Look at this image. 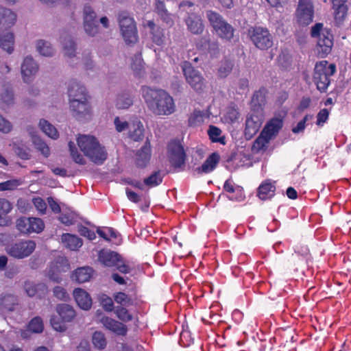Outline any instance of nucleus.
Listing matches in <instances>:
<instances>
[{"label": "nucleus", "instance_id": "obj_1", "mask_svg": "<svg viewBox=\"0 0 351 351\" xmlns=\"http://www.w3.org/2000/svg\"><path fill=\"white\" fill-rule=\"evenodd\" d=\"M141 95L149 110L156 115L167 116L174 112L176 106L172 97L161 89L143 86Z\"/></svg>", "mask_w": 351, "mask_h": 351}, {"label": "nucleus", "instance_id": "obj_2", "mask_svg": "<svg viewBox=\"0 0 351 351\" xmlns=\"http://www.w3.org/2000/svg\"><path fill=\"white\" fill-rule=\"evenodd\" d=\"M77 143L80 150L91 161L96 164H102L107 158V152L97 139L90 135L80 134Z\"/></svg>", "mask_w": 351, "mask_h": 351}, {"label": "nucleus", "instance_id": "obj_3", "mask_svg": "<svg viewBox=\"0 0 351 351\" xmlns=\"http://www.w3.org/2000/svg\"><path fill=\"white\" fill-rule=\"evenodd\" d=\"M336 72V65L329 64L327 60H322L315 64L313 79L317 88L322 93L328 89L330 84V77Z\"/></svg>", "mask_w": 351, "mask_h": 351}, {"label": "nucleus", "instance_id": "obj_4", "mask_svg": "<svg viewBox=\"0 0 351 351\" xmlns=\"http://www.w3.org/2000/svg\"><path fill=\"white\" fill-rule=\"evenodd\" d=\"M206 17L217 35L222 40L231 42L234 38V33L233 27L216 12L212 10L207 11Z\"/></svg>", "mask_w": 351, "mask_h": 351}, {"label": "nucleus", "instance_id": "obj_5", "mask_svg": "<svg viewBox=\"0 0 351 351\" xmlns=\"http://www.w3.org/2000/svg\"><path fill=\"white\" fill-rule=\"evenodd\" d=\"M70 107L73 115L79 120L88 119L92 115V110L88 97L83 99L82 95H76L73 90L71 93Z\"/></svg>", "mask_w": 351, "mask_h": 351}, {"label": "nucleus", "instance_id": "obj_6", "mask_svg": "<svg viewBox=\"0 0 351 351\" xmlns=\"http://www.w3.org/2000/svg\"><path fill=\"white\" fill-rule=\"evenodd\" d=\"M182 71L186 81L190 86L196 93H202L206 87V82L202 73L187 62H185L182 65Z\"/></svg>", "mask_w": 351, "mask_h": 351}, {"label": "nucleus", "instance_id": "obj_7", "mask_svg": "<svg viewBox=\"0 0 351 351\" xmlns=\"http://www.w3.org/2000/svg\"><path fill=\"white\" fill-rule=\"evenodd\" d=\"M119 24L124 40L128 44H134L138 40L137 30L133 18L127 13L119 15Z\"/></svg>", "mask_w": 351, "mask_h": 351}, {"label": "nucleus", "instance_id": "obj_8", "mask_svg": "<svg viewBox=\"0 0 351 351\" xmlns=\"http://www.w3.org/2000/svg\"><path fill=\"white\" fill-rule=\"evenodd\" d=\"M251 40L261 50H265L273 45L272 36L267 29L256 27L249 31Z\"/></svg>", "mask_w": 351, "mask_h": 351}, {"label": "nucleus", "instance_id": "obj_9", "mask_svg": "<svg viewBox=\"0 0 351 351\" xmlns=\"http://www.w3.org/2000/svg\"><path fill=\"white\" fill-rule=\"evenodd\" d=\"M36 243L32 240H21L10 245L8 253L15 258H23L29 256L35 250Z\"/></svg>", "mask_w": 351, "mask_h": 351}, {"label": "nucleus", "instance_id": "obj_10", "mask_svg": "<svg viewBox=\"0 0 351 351\" xmlns=\"http://www.w3.org/2000/svg\"><path fill=\"white\" fill-rule=\"evenodd\" d=\"M314 6L311 0H299L296 10L298 23L303 26L308 25L313 21Z\"/></svg>", "mask_w": 351, "mask_h": 351}, {"label": "nucleus", "instance_id": "obj_11", "mask_svg": "<svg viewBox=\"0 0 351 351\" xmlns=\"http://www.w3.org/2000/svg\"><path fill=\"white\" fill-rule=\"evenodd\" d=\"M43 220L36 217H21L16 221V228L23 234L39 233L43 230Z\"/></svg>", "mask_w": 351, "mask_h": 351}, {"label": "nucleus", "instance_id": "obj_12", "mask_svg": "<svg viewBox=\"0 0 351 351\" xmlns=\"http://www.w3.org/2000/svg\"><path fill=\"white\" fill-rule=\"evenodd\" d=\"M262 110L254 112L247 117L244 134L245 138L251 139L259 130L263 123Z\"/></svg>", "mask_w": 351, "mask_h": 351}, {"label": "nucleus", "instance_id": "obj_13", "mask_svg": "<svg viewBox=\"0 0 351 351\" xmlns=\"http://www.w3.org/2000/svg\"><path fill=\"white\" fill-rule=\"evenodd\" d=\"M96 18L97 14L92 7L86 5L84 8V27L85 32L91 36H94L99 32Z\"/></svg>", "mask_w": 351, "mask_h": 351}, {"label": "nucleus", "instance_id": "obj_14", "mask_svg": "<svg viewBox=\"0 0 351 351\" xmlns=\"http://www.w3.org/2000/svg\"><path fill=\"white\" fill-rule=\"evenodd\" d=\"M333 47V34L330 29H326L322 35L317 39L316 46L317 54L321 58L328 56Z\"/></svg>", "mask_w": 351, "mask_h": 351}, {"label": "nucleus", "instance_id": "obj_15", "mask_svg": "<svg viewBox=\"0 0 351 351\" xmlns=\"http://www.w3.org/2000/svg\"><path fill=\"white\" fill-rule=\"evenodd\" d=\"M99 321L105 328L118 335L125 336L127 335L128 327L126 325L116 319L104 315L99 318Z\"/></svg>", "mask_w": 351, "mask_h": 351}, {"label": "nucleus", "instance_id": "obj_16", "mask_svg": "<svg viewBox=\"0 0 351 351\" xmlns=\"http://www.w3.org/2000/svg\"><path fill=\"white\" fill-rule=\"evenodd\" d=\"M187 29L193 34H201L204 32V25L201 16L194 12L188 13L184 19Z\"/></svg>", "mask_w": 351, "mask_h": 351}, {"label": "nucleus", "instance_id": "obj_17", "mask_svg": "<svg viewBox=\"0 0 351 351\" xmlns=\"http://www.w3.org/2000/svg\"><path fill=\"white\" fill-rule=\"evenodd\" d=\"M38 70V66L32 57L27 56L21 65V73L25 82L31 81Z\"/></svg>", "mask_w": 351, "mask_h": 351}, {"label": "nucleus", "instance_id": "obj_18", "mask_svg": "<svg viewBox=\"0 0 351 351\" xmlns=\"http://www.w3.org/2000/svg\"><path fill=\"white\" fill-rule=\"evenodd\" d=\"M69 269L67 260L64 258H60L49 270V278L56 282H59L61 280V277L59 274L61 272H66Z\"/></svg>", "mask_w": 351, "mask_h": 351}, {"label": "nucleus", "instance_id": "obj_19", "mask_svg": "<svg viewBox=\"0 0 351 351\" xmlns=\"http://www.w3.org/2000/svg\"><path fill=\"white\" fill-rule=\"evenodd\" d=\"M170 162L175 167H181L184 164L185 153L183 147L178 144H173L169 147Z\"/></svg>", "mask_w": 351, "mask_h": 351}, {"label": "nucleus", "instance_id": "obj_20", "mask_svg": "<svg viewBox=\"0 0 351 351\" xmlns=\"http://www.w3.org/2000/svg\"><path fill=\"white\" fill-rule=\"evenodd\" d=\"M282 125L283 117H274L265 125L262 132L271 140L278 135Z\"/></svg>", "mask_w": 351, "mask_h": 351}, {"label": "nucleus", "instance_id": "obj_21", "mask_svg": "<svg viewBox=\"0 0 351 351\" xmlns=\"http://www.w3.org/2000/svg\"><path fill=\"white\" fill-rule=\"evenodd\" d=\"M73 296L77 305L84 310H88L92 306V299L89 294L82 289H75Z\"/></svg>", "mask_w": 351, "mask_h": 351}, {"label": "nucleus", "instance_id": "obj_22", "mask_svg": "<svg viewBox=\"0 0 351 351\" xmlns=\"http://www.w3.org/2000/svg\"><path fill=\"white\" fill-rule=\"evenodd\" d=\"M120 256L117 252L102 250L99 253L98 259L104 265L112 267L114 266L117 261H120Z\"/></svg>", "mask_w": 351, "mask_h": 351}, {"label": "nucleus", "instance_id": "obj_23", "mask_svg": "<svg viewBox=\"0 0 351 351\" xmlns=\"http://www.w3.org/2000/svg\"><path fill=\"white\" fill-rule=\"evenodd\" d=\"M219 155L217 153L210 154L201 167L196 169L198 173H207L212 171L217 166L219 161Z\"/></svg>", "mask_w": 351, "mask_h": 351}, {"label": "nucleus", "instance_id": "obj_24", "mask_svg": "<svg viewBox=\"0 0 351 351\" xmlns=\"http://www.w3.org/2000/svg\"><path fill=\"white\" fill-rule=\"evenodd\" d=\"M332 9L334 10L335 23L339 25L342 24L347 16L348 11L346 2L337 1L335 3H332Z\"/></svg>", "mask_w": 351, "mask_h": 351}, {"label": "nucleus", "instance_id": "obj_25", "mask_svg": "<svg viewBox=\"0 0 351 351\" xmlns=\"http://www.w3.org/2000/svg\"><path fill=\"white\" fill-rule=\"evenodd\" d=\"M25 290L29 297H41L47 292V287L43 283L35 284L32 282H26L25 284Z\"/></svg>", "mask_w": 351, "mask_h": 351}, {"label": "nucleus", "instance_id": "obj_26", "mask_svg": "<svg viewBox=\"0 0 351 351\" xmlns=\"http://www.w3.org/2000/svg\"><path fill=\"white\" fill-rule=\"evenodd\" d=\"M16 14L9 9L0 7V28L10 27L14 24Z\"/></svg>", "mask_w": 351, "mask_h": 351}, {"label": "nucleus", "instance_id": "obj_27", "mask_svg": "<svg viewBox=\"0 0 351 351\" xmlns=\"http://www.w3.org/2000/svg\"><path fill=\"white\" fill-rule=\"evenodd\" d=\"M151 156V146L148 141L136 154V165L139 167H145L149 162Z\"/></svg>", "mask_w": 351, "mask_h": 351}, {"label": "nucleus", "instance_id": "obj_28", "mask_svg": "<svg viewBox=\"0 0 351 351\" xmlns=\"http://www.w3.org/2000/svg\"><path fill=\"white\" fill-rule=\"evenodd\" d=\"M61 240L65 247L71 250H77L83 244L82 240L80 238L69 233L63 234L61 237Z\"/></svg>", "mask_w": 351, "mask_h": 351}, {"label": "nucleus", "instance_id": "obj_29", "mask_svg": "<svg viewBox=\"0 0 351 351\" xmlns=\"http://www.w3.org/2000/svg\"><path fill=\"white\" fill-rule=\"evenodd\" d=\"M0 305L3 312L13 311L18 305V299L14 295L5 294L1 298Z\"/></svg>", "mask_w": 351, "mask_h": 351}, {"label": "nucleus", "instance_id": "obj_30", "mask_svg": "<svg viewBox=\"0 0 351 351\" xmlns=\"http://www.w3.org/2000/svg\"><path fill=\"white\" fill-rule=\"evenodd\" d=\"M14 102V95L12 88L9 86L4 87L0 93V106L5 110Z\"/></svg>", "mask_w": 351, "mask_h": 351}, {"label": "nucleus", "instance_id": "obj_31", "mask_svg": "<svg viewBox=\"0 0 351 351\" xmlns=\"http://www.w3.org/2000/svg\"><path fill=\"white\" fill-rule=\"evenodd\" d=\"M56 311L64 322H71L75 317V312L73 307L66 304H58Z\"/></svg>", "mask_w": 351, "mask_h": 351}, {"label": "nucleus", "instance_id": "obj_32", "mask_svg": "<svg viewBox=\"0 0 351 351\" xmlns=\"http://www.w3.org/2000/svg\"><path fill=\"white\" fill-rule=\"evenodd\" d=\"M275 191V185L269 181H265L258 187V196L260 199L265 200L274 196Z\"/></svg>", "mask_w": 351, "mask_h": 351}, {"label": "nucleus", "instance_id": "obj_33", "mask_svg": "<svg viewBox=\"0 0 351 351\" xmlns=\"http://www.w3.org/2000/svg\"><path fill=\"white\" fill-rule=\"evenodd\" d=\"M27 131L33 137V143L36 149L39 151L45 157L47 158L50 155V149L48 145L40 138L34 136L33 128H28Z\"/></svg>", "mask_w": 351, "mask_h": 351}, {"label": "nucleus", "instance_id": "obj_34", "mask_svg": "<svg viewBox=\"0 0 351 351\" xmlns=\"http://www.w3.org/2000/svg\"><path fill=\"white\" fill-rule=\"evenodd\" d=\"M92 275V269L88 267L78 268L72 275V279L79 283L89 280Z\"/></svg>", "mask_w": 351, "mask_h": 351}, {"label": "nucleus", "instance_id": "obj_35", "mask_svg": "<svg viewBox=\"0 0 351 351\" xmlns=\"http://www.w3.org/2000/svg\"><path fill=\"white\" fill-rule=\"evenodd\" d=\"M271 139L261 132L252 146V152L257 154L265 151Z\"/></svg>", "mask_w": 351, "mask_h": 351}, {"label": "nucleus", "instance_id": "obj_36", "mask_svg": "<svg viewBox=\"0 0 351 351\" xmlns=\"http://www.w3.org/2000/svg\"><path fill=\"white\" fill-rule=\"evenodd\" d=\"M64 53L68 58H73L75 56V44L71 36L62 37Z\"/></svg>", "mask_w": 351, "mask_h": 351}, {"label": "nucleus", "instance_id": "obj_37", "mask_svg": "<svg viewBox=\"0 0 351 351\" xmlns=\"http://www.w3.org/2000/svg\"><path fill=\"white\" fill-rule=\"evenodd\" d=\"M13 34L8 32L0 35V47L8 53H11L14 47Z\"/></svg>", "mask_w": 351, "mask_h": 351}, {"label": "nucleus", "instance_id": "obj_38", "mask_svg": "<svg viewBox=\"0 0 351 351\" xmlns=\"http://www.w3.org/2000/svg\"><path fill=\"white\" fill-rule=\"evenodd\" d=\"M143 125L141 121H136L130 128V136L134 141H139L143 137Z\"/></svg>", "mask_w": 351, "mask_h": 351}, {"label": "nucleus", "instance_id": "obj_39", "mask_svg": "<svg viewBox=\"0 0 351 351\" xmlns=\"http://www.w3.org/2000/svg\"><path fill=\"white\" fill-rule=\"evenodd\" d=\"M221 130L214 125H210L208 130V134L213 142L219 143L221 145L226 144V138L221 136Z\"/></svg>", "mask_w": 351, "mask_h": 351}, {"label": "nucleus", "instance_id": "obj_40", "mask_svg": "<svg viewBox=\"0 0 351 351\" xmlns=\"http://www.w3.org/2000/svg\"><path fill=\"white\" fill-rule=\"evenodd\" d=\"M39 126L42 131L49 137L56 139L58 137V132L56 128L46 120H40Z\"/></svg>", "mask_w": 351, "mask_h": 351}, {"label": "nucleus", "instance_id": "obj_41", "mask_svg": "<svg viewBox=\"0 0 351 351\" xmlns=\"http://www.w3.org/2000/svg\"><path fill=\"white\" fill-rule=\"evenodd\" d=\"M131 68L134 73L138 77H142L145 74V67L143 59L140 56H135L132 58Z\"/></svg>", "mask_w": 351, "mask_h": 351}, {"label": "nucleus", "instance_id": "obj_42", "mask_svg": "<svg viewBox=\"0 0 351 351\" xmlns=\"http://www.w3.org/2000/svg\"><path fill=\"white\" fill-rule=\"evenodd\" d=\"M240 113L234 107L230 106L227 108L226 112L223 117L226 123H233L239 121Z\"/></svg>", "mask_w": 351, "mask_h": 351}, {"label": "nucleus", "instance_id": "obj_43", "mask_svg": "<svg viewBox=\"0 0 351 351\" xmlns=\"http://www.w3.org/2000/svg\"><path fill=\"white\" fill-rule=\"evenodd\" d=\"M37 50L44 56H51L54 53V50L51 45L45 40H40L36 45Z\"/></svg>", "mask_w": 351, "mask_h": 351}, {"label": "nucleus", "instance_id": "obj_44", "mask_svg": "<svg viewBox=\"0 0 351 351\" xmlns=\"http://www.w3.org/2000/svg\"><path fill=\"white\" fill-rule=\"evenodd\" d=\"M92 341L94 346L101 350L105 348L107 344L104 334L99 331L93 333Z\"/></svg>", "mask_w": 351, "mask_h": 351}, {"label": "nucleus", "instance_id": "obj_45", "mask_svg": "<svg viewBox=\"0 0 351 351\" xmlns=\"http://www.w3.org/2000/svg\"><path fill=\"white\" fill-rule=\"evenodd\" d=\"M69 147L71 156L74 160L75 162L80 164V165H85L86 164V160L83 157L82 155H81L78 152L77 148L75 146L74 143L70 141L69 143Z\"/></svg>", "mask_w": 351, "mask_h": 351}, {"label": "nucleus", "instance_id": "obj_46", "mask_svg": "<svg viewBox=\"0 0 351 351\" xmlns=\"http://www.w3.org/2000/svg\"><path fill=\"white\" fill-rule=\"evenodd\" d=\"M97 233L106 241L117 239L119 234L118 232L112 228H106L104 230L98 228L97 229Z\"/></svg>", "mask_w": 351, "mask_h": 351}, {"label": "nucleus", "instance_id": "obj_47", "mask_svg": "<svg viewBox=\"0 0 351 351\" xmlns=\"http://www.w3.org/2000/svg\"><path fill=\"white\" fill-rule=\"evenodd\" d=\"M50 322L51 325L56 331L63 332L66 330V326L65 324L66 322H64L59 315H53Z\"/></svg>", "mask_w": 351, "mask_h": 351}, {"label": "nucleus", "instance_id": "obj_48", "mask_svg": "<svg viewBox=\"0 0 351 351\" xmlns=\"http://www.w3.org/2000/svg\"><path fill=\"white\" fill-rule=\"evenodd\" d=\"M114 313L118 319L123 322H130L133 319L132 315L129 313L128 309L124 307H117Z\"/></svg>", "mask_w": 351, "mask_h": 351}, {"label": "nucleus", "instance_id": "obj_49", "mask_svg": "<svg viewBox=\"0 0 351 351\" xmlns=\"http://www.w3.org/2000/svg\"><path fill=\"white\" fill-rule=\"evenodd\" d=\"M28 327L29 330L35 333L42 332L44 329L43 320L40 317H36L30 321Z\"/></svg>", "mask_w": 351, "mask_h": 351}, {"label": "nucleus", "instance_id": "obj_50", "mask_svg": "<svg viewBox=\"0 0 351 351\" xmlns=\"http://www.w3.org/2000/svg\"><path fill=\"white\" fill-rule=\"evenodd\" d=\"M132 104V99L128 95H123L118 97L116 106L120 109L128 108Z\"/></svg>", "mask_w": 351, "mask_h": 351}, {"label": "nucleus", "instance_id": "obj_51", "mask_svg": "<svg viewBox=\"0 0 351 351\" xmlns=\"http://www.w3.org/2000/svg\"><path fill=\"white\" fill-rule=\"evenodd\" d=\"M162 182V177L159 172H155L144 180V184L149 187L158 185Z\"/></svg>", "mask_w": 351, "mask_h": 351}, {"label": "nucleus", "instance_id": "obj_52", "mask_svg": "<svg viewBox=\"0 0 351 351\" xmlns=\"http://www.w3.org/2000/svg\"><path fill=\"white\" fill-rule=\"evenodd\" d=\"M13 149L16 154L23 160H27L29 158V149L27 147L21 146L19 143H14Z\"/></svg>", "mask_w": 351, "mask_h": 351}, {"label": "nucleus", "instance_id": "obj_53", "mask_svg": "<svg viewBox=\"0 0 351 351\" xmlns=\"http://www.w3.org/2000/svg\"><path fill=\"white\" fill-rule=\"evenodd\" d=\"M72 90H73L76 95H82V96H83L84 99H85L87 97L85 87L77 82H73L69 86V96L70 99Z\"/></svg>", "mask_w": 351, "mask_h": 351}, {"label": "nucleus", "instance_id": "obj_54", "mask_svg": "<svg viewBox=\"0 0 351 351\" xmlns=\"http://www.w3.org/2000/svg\"><path fill=\"white\" fill-rule=\"evenodd\" d=\"M313 117V114H306L302 120H300L297 125L292 128V132L294 134H298L303 132L306 128V123L312 119Z\"/></svg>", "mask_w": 351, "mask_h": 351}, {"label": "nucleus", "instance_id": "obj_55", "mask_svg": "<svg viewBox=\"0 0 351 351\" xmlns=\"http://www.w3.org/2000/svg\"><path fill=\"white\" fill-rule=\"evenodd\" d=\"M203 112L199 110H195L189 118V125L191 126H195L203 122Z\"/></svg>", "mask_w": 351, "mask_h": 351}, {"label": "nucleus", "instance_id": "obj_56", "mask_svg": "<svg viewBox=\"0 0 351 351\" xmlns=\"http://www.w3.org/2000/svg\"><path fill=\"white\" fill-rule=\"evenodd\" d=\"M232 69V65L231 62L227 60L223 62L218 70L219 77H226L231 72Z\"/></svg>", "mask_w": 351, "mask_h": 351}, {"label": "nucleus", "instance_id": "obj_57", "mask_svg": "<svg viewBox=\"0 0 351 351\" xmlns=\"http://www.w3.org/2000/svg\"><path fill=\"white\" fill-rule=\"evenodd\" d=\"M21 184L19 180H10L0 183V191L13 190Z\"/></svg>", "mask_w": 351, "mask_h": 351}, {"label": "nucleus", "instance_id": "obj_58", "mask_svg": "<svg viewBox=\"0 0 351 351\" xmlns=\"http://www.w3.org/2000/svg\"><path fill=\"white\" fill-rule=\"evenodd\" d=\"M326 29H328L324 28L323 23H317L311 27V36L312 38H317L318 39L321 37L323 32Z\"/></svg>", "mask_w": 351, "mask_h": 351}, {"label": "nucleus", "instance_id": "obj_59", "mask_svg": "<svg viewBox=\"0 0 351 351\" xmlns=\"http://www.w3.org/2000/svg\"><path fill=\"white\" fill-rule=\"evenodd\" d=\"M59 219L62 223L70 226L74 223L75 217L72 213H63L59 217Z\"/></svg>", "mask_w": 351, "mask_h": 351}, {"label": "nucleus", "instance_id": "obj_60", "mask_svg": "<svg viewBox=\"0 0 351 351\" xmlns=\"http://www.w3.org/2000/svg\"><path fill=\"white\" fill-rule=\"evenodd\" d=\"M115 266H117V269L123 274H128L131 271L132 267L129 264V263L123 259H122L121 256H120V261H117Z\"/></svg>", "mask_w": 351, "mask_h": 351}, {"label": "nucleus", "instance_id": "obj_61", "mask_svg": "<svg viewBox=\"0 0 351 351\" xmlns=\"http://www.w3.org/2000/svg\"><path fill=\"white\" fill-rule=\"evenodd\" d=\"M12 209V206L11 203L5 198L0 197V214L7 215Z\"/></svg>", "mask_w": 351, "mask_h": 351}, {"label": "nucleus", "instance_id": "obj_62", "mask_svg": "<svg viewBox=\"0 0 351 351\" xmlns=\"http://www.w3.org/2000/svg\"><path fill=\"white\" fill-rule=\"evenodd\" d=\"M114 301L121 305H127L130 302V298L127 294L119 292L114 295Z\"/></svg>", "mask_w": 351, "mask_h": 351}, {"label": "nucleus", "instance_id": "obj_63", "mask_svg": "<svg viewBox=\"0 0 351 351\" xmlns=\"http://www.w3.org/2000/svg\"><path fill=\"white\" fill-rule=\"evenodd\" d=\"M53 295L60 300H67L69 299V295L66 293V290L60 286H57L53 289Z\"/></svg>", "mask_w": 351, "mask_h": 351}, {"label": "nucleus", "instance_id": "obj_64", "mask_svg": "<svg viewBox=\"0 0 351 351\" xmlns=\"http://www.w3.org/2000/svg\"><path fill=\"white\" fill-rule=\"evenodd\" d=\"M329 116V112L326 108L322 109L317 115V122L316 124L317 125H323L325 123Z\"/></svg>", "mask_w": 351, "mask_h": 351}]
</instances>
